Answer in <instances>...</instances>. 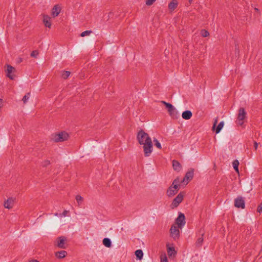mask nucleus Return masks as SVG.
<instances>
[{"mask_svg": "<svg viewBox=\"0 0 262 262\" xmlns=\"http://www.w3.org/2000/svg\"><path fill=\"white\" fill-rule=\"evenodd\" d=\"M246 115L247 113L244 108H241L239 110L236 121L238 125H242L244 124V120L246 118Z\"/></svg>", "mask_w": 262, "mask_h": 262, "instance_id": "nucleus-4", "label": "nucleus"}, {"mask_svg": "<svg viewBox=\"0 0 262 262\" xmlns=\"http://www.w3.org/2000/svg\"><path fill=\"white\" fill-rule=\"evenodd\" d=\"M192 2V0H189V3L191 4Z\"/></svg>", "mask_w": 262, "mask_h": 262, "instance_id": "nucleus-45", "label": "nucleus"}, {"mask_svg": "<svg viewBox=\"0 0 262 262\" xmlns=\"http://www.w3.org/2000/svg\"><path fill=\"white\" fill-rule=\"evenodd\" d=\"M67 252L65 251H60L56 253V256L59 258H62L66 256Z\"/></svg>", "mask_w": 262, "mask_h": 262, "instance_id": "nucleus-22", "label": "nucleus"}, {"mask_svg": "<svg viewBox=\"0 0 262 262\" xmlns=\"http://www.w3.org/2000/svg\"><path fill=\"white\" fill-rule=\"evenodd\" d=\"M15 198H9L7 200H5L4 203V206L5 208L10 209H12L14 206L15 202Z\"/></svg>", "mask_w": 262, "mask_h": 262, "instance_id": "nucleus-8", "label": "nucleus"}, {"mask_svg": "<svg viewBox=\"0 0 262 262\" xmlns=\"http://www.w3.org/2000/svg\"><path fill=\"white\" fill-rule=\"evenodd\" d=\"M178 182L179 181L177 180H174L173 181L172 185L167 190L166 194L167 196L169 197L172 196L178 192L180 186L178 184Z\"/></svg>", "mask_w": 262, "mask_h": 262, "instance_id": "nucleus-2", "label": "nucleus"}, {"mask_svg": "<svg viewBox=\"0 0 262 262\" xmlns=\"http://www.w3.org/2000/svg\"><path fill=\"white\" fill-rule=\"evenodd\" d=\"M203 237H199V238L198 239V240H197V241H196V246H201V245H202V243H203Z\"/></svg>", "mask_w": 262, "mask_h": 262, "instance_id": "nucleus-31", "label": "nucleus"}, {"mask_svg": "<svg viewBox=\"0 0 262 262\" xmlns=\"http://www.w3.org/2000/svg\"><path fill=\"white\" fill-rule=\"evenodd\" d=\"M137 139L140 145H143L145 157H149L152 152V143L148 134L143 130H140L137 134Z\"/></svg>", "mask_w": 262, "mask_h": 262, "instance_id": "nucleus-1", "label": "nucleus"}, {"mask_svg": "<svg viewBox=\"0 0 262 262\" xmlns=\"http://www.w3.org/2000/svg\"><path fill=\"white\" fill-rule=\"evenodd\" d=\"M201 33L202 36L203 37H207L209 35L208 32L205 30H202Z\"/></svg>", "mask_w": 262, "mask_h": 262, "instance_id": "nucleus-33", "label": "nucleus"}, {"mask_svg": "<svg viewBox=\"0 0 262 262\" xmlns=\"http://www.w3.org/2000/svg\"><path fill=\"white\" fill-rule=\"evenodd\" d=\"M61 8L59 5H56L52 10V15L53 17H57L61 12Z\"/></svg>", "mask_w": 262, "mask_h": 262, "instance_id": "nucleus-12", "label": "nucleus"}, {"mask_svg": "<svg viewBox=\"0 0 262 262\" xmlns=\"http://www.w3.org/2000/svg\"><path fill=\"white\" fill-rule=\"evenodd\" d=\"M257 147H258V143L257 142H255L254 144V147L255 150L257 149Z\"/></svg>", "mask_w": 262, "mask_h": 262, "instance_id": "nucleus-40", "label": "nucleus"}, {"mask_svg": "<svg viewBox=\"0 0 262 262\" xmlns=\"http://www.w3.org/2000/svg\"><path fill=\"white\" fill-rule=\"evenodd\" d=\"M162 103L163 104H164L165 105V106H166V107L168 109V112L169 111V110H170V109H171L173 107H174L172 104H171L170 103H167L165 101H162Z\"/></svg>", "mask_w": 262, "mask_h": 262, "instance_id": "nucleus-27", "label": "nucleus"}, {"mask_svg": "<svg viewBox=\"0 0 262 262\" xmlns=\"http://www.w3.org/2000/svg\"><path fill=\"white\" fill-rule=\"evenodd\" d=\"M113 14V12H110L108 15V19L110 18V17H111V16Z\"/></svg>", "mask_w": 262, "mask_h": 262, "instance_id": "nucleus-42", "label": "nucleus"}, {"mask_svg": "<svg viewBox=\"0 0 262 262\" xmlns=\"http://www.w3.org/2000/svg\"><path fill=\"white\" fill-rule=\"evenodd\" d=\"M156 0H146V5L147 6H150L153 4V3L156 1Z\"/></svg>", "mask_w": 262, "mask_h": 262, "instance_id": "nucleus-35", "label": "nucleus"}, {"mask_svg": "<svg viewBox=\"0 0 262 262\" xmlns=\"http://www.w3.org/2000/svg\"><path fill=\"white\" fill-rule=\"evenodd\" d=\"M103 244L105 247L110 248L111 247L112 242L110 238H104L103 239Z\"/></svg>", "mask_w": 262, "mask_h": 262, "instance_id": "nucleus-21", "label": "nucleus"}, {"mask_svg": "<svg viewBox=\"0 0 262 262\" xmlns=\"http://www.w3.org/2000/svg\"><path fill=\"white\" fill-rule=\"evenodd\" d=\"M178 3L177 0H172L168 4V9L171 11H173L178 6Z\"/></svg>", "mask_w": 262, "mask_h": 262, "instance_id": "nucleus-17", "label": "nucleus"}, {"mask_svg": "<svg viewBox=\"0 0 262 262\" xmlns=\"http://www.w3.org/2000/svg\"><path fill=\"white\" fill-rule=\"evenodd\" d=\"M66 237L64 236L59 237L56 240V245L58 247L62 249H65L66 248Z\"/></svg>", "mask_w": 262, "mask_h": 262, "instance_id": "nucleus-9", "label": "nucleus"}, {"mask_svg": "<svg viewBox=\"0 0 262 262\" xmlns=\"http://www.w3.org/2000/svg\"><path fill=\"white\" fill-rule=\"evenodd\" d=\"M38 52L36 50L33 51L31 53V56L34 58H37L38 55Z\"/></svg>", "mask_w": 262, "mask_h": 262, "instance_id": "nucleus-32", "label": "nucleus"}, {"mask_svg": "<svg viewBox=\"0 0 262 262\" xmlns=\"http://www.w3.org/2000/svg\"><path fill=\"white\" fill-rule=\"evenodd\" d=\"M172 166L175 170L180 171L181 170V165L177 161L173 160Z\"/></svg>", "mask_w": 262, "mask_h": 262, "instance_id": "nucleus-19", "label": "nucleus"}, {"mask_svg": "<svg viewBox=\"0 0 262 262\" xmlns=\"http://www.w3.org/2000/svg\"><path fill=\"white\" fill-rule=\"evenodd\" d=\"M136 257L141 260L143 258V253L141 250H137L135 252Z\"/></svg>", "mask_w": 262, "mask_h": 262, "instance_id": "nucleus-24", "label": "nucleus"}, {"mask_svg": "<svg viewBox=\"0 0 262 262\" xmlns=\"http://www.w3.org/2000/svg\"><path fill=\"white\" fill-rule=\"evenodd\" d=\"M75 199L76 200V202H77L78 205L79 206L80 205L83 201V198L79 195H77L75 196Z\"/></svg>", "mask_w": 262, "mask_h": 262, "instance_id": "nucleus-25", "label": "nucleus"}, {"mask_svg": "<svg viewBox=\"0 0 262 262\" xmlns=\"http://www.w3.org/2000/svg\"><path fill=\"white\" fill-rule=\"evenodd\" d=\"M238 165H239L238 161L237 160H234L232 163V166L233 167V168L235 169L236 172H237V173H239Z\"/></svg>", "mask_w": 262, "mask_h": 262, "instance_id": "nucleus-23", "label": "nucleus"}, {"mask_svg": "<svg viewBox=\"0 0 262 262\" xmlns=\"http://www.w3.org/2000/svg\"><path fill=\"white\" fill-rule=\"evenodd\" d=\"M168 112L169 115L173 119L178 118L179 116L178 111L174 107L169 110Z\"/></svg>", "mask_w": 262, "mask_h": 262, "instance_id": "nucleus-16", "label": "nucleus"}, {"mask_svg": "<svg viewBox=\"0 0 262 262\" xmlns=\"http://www.w3.org/2000/svg\"><path fill=\"white\" fill-rule=\"evenodd\" d=\"M22 58H20L18 59V62H20L22 61Z\"/></svg>", "mask_w": 262, "mask_h": 262, "instance_id": "nucleus-44", "label": "nucleus"}, {"mask_svg": "<svg viewBox=\"0 0 262 262\" xmlns=\"http://www.w3.org/2000/svg\"><path fill=\"white\" fill-rule=\"evenodd\" d=\"M161 262H168L167 258L165 254L162 255L161 257Z\"/></svg>", "mask_w": 262, "mask_h": 262, "instance_id": "nucleus-34", "label": "nucleus"}, {"mask_svg": "<svg viewBox=\"0 0 262 262\" xmlns=\"http://www.w3.org/2000/svg\"><path fill=\"white\" fill-rule=\"evenodd\" d=\"M29 262H39V261H38L36 259H33V260H30Z\"/></svg>", "mask_w": 262, "mask_h": 262, "instance_id": "nucleus-43", "label": "nucleus"}, {"mask_svg": "<svg viewBox=\"0 0 262 262\" xmlns=\"http://www.w3.org/2000/svg\"><path fill=\"white\" fill-rule=\"evenodd\" d=\"M49 164H50V161H48V160H47V161L44 162V163L42 164V165H43V166H46L48 165H49Z\"/></svg>", "mask_w": 262, "mask_h": 262, "instance_id": "nucleus-37", "label": "nucleus"}, {"mask_svg": "<svg viewBox=\"0 0 262 262\" xmlns=\"http://www.w3.org/2000/svg\"><path fill=\"white\" fill-rule=\"evenodd\" d=\"M257 212L259 213L262 212V206H259L257 208Z\"/></svg>", "mask_w": 262, "mask_h": 262, "instance_id": "nucleus-38", "label": "nucleus"}, {"mask_svg": "<svg viewBox=\"0 0 262 262\" xmlns=\"http://www.w3.org/2000/svg\"><path fill=\"white\" fill-rule=\"evenodd\" d=\"M184 193L181 192L173 200L170 206L171 208H174L179 206V205L182 202L184 199Z\"/></svg>", "mask_w": 262, "mask_h": 262, "instance_id": "nucleus-5", "label": "nucleus"}, {"mask_svg": "<svg viewBox=\"0 0 262 262\" xmlns=\"http://www.w3.org/2000/svg\"><path fill=\"white\" fill-rule=\"evenodd\" d=\"M170 233L171 236L174 239H177L180 236V231L178 227L175 225H172L170 229Z\"/></svg>", "mask_w": 262, "mask_h": 262, "instance_id": "nucleus-7", "label": "nucleus"}, {"mask_svg": "<svg viewBox=\"0 0 262 262\" xmlns=\"http://www.w3.org/2000/svg\"><path fill=\"white\" fill-rule=\"evenodd\" d=\"M193 170L191 169L188 171L184 178L182 183L185 184H187L189 181H190L193 177Z\"/></svg>", "mask_w": 262, "mask_h": 262, "instance_id": "nucleus-10", "label": "nucleus"}, {"mask_svg": "<svg viewBox=\"0 0 262 262\" xmlns=\"http://www.w3.org/2000/svg\"><path fill=\"white\" fill-rule=\"evenodd\" d=\"M7 76L9 77L11 79H14V76L12 75V73L14 72L15 69L12 66L8 64L7 66Z\"/></svg>", "mask_w": 262, "mask_h": 262, "instance_id": "nucleus-13", "label": "nucleus"}, {"mask_svg": "<svg viewBox=\"0 0 262 262\" xmlns=\"http://www.w3.org/2000/svg\"><path fill=\"white\" fill-rule=\"evenodd\" d=\"M43 22L45 24V26L48 28H51V17L47 15H43Z\"/></svg>", "mask_w": 262, "mask_h": 262, "instance_id": "nucleus-14", "label": "nucleus"}, {"mask_svg": "<svg viewBox=\"0 0 262 262\" xmlns=\"http://www.w3.org/2000/svg\"><path fill=\"white\" fill-rule=\"evenodd\" d=\"M68 212H69V211L68 210L63 211V212L62 213V214H61V216H63L64 217L67 216V214Z\"/></svg>", "mask_w": 262, "mask_h": 262, "instance_id": "nucleus-36", "label": "nucleus"}, {"mask_svg": "<svg viewBox=\"0 0 262 262\" xmlns=\"http://www.w3.org/2000/svg\"><path fill=\"white\" fill-rule=\"evenodd\" d=\"M70 75V72L69 71H63L62 75H61V77L63 78V79H67V78H68Z\"/></svg>", "mask_w": 262, "mask_h": 262, "instance_id": "nucleus-29", "label": "nucleus"}, {"mask_svg": "<svg viewBox=\"0 0 262 262\" xmlns=\"http://www.w3.org/2000/svg\"><path fill=\"white\" fill-rule=\"evenodd\" d=\"M167 253L169 256H174L176 254V251L173 247H168L167 248Z\"/></svg>", "mask_w": 262, "mask_h": 262, "instance_id": "nucleus-20", "label": "nucleus"}, {"mask_svg": "<svg viewBox=\"0 0 262 262\" xmlns=\"http://www.w3.org/2000/svg\"><path fill=\"white\" fill-rule=\"evenodd\" d=\"M92 33V31H91V30H86V31H85L84 32H82L81 34H80V36L81 37H84V36H89L90 35L91 33Z\"/></svg>", "mask_w": 262, "mask_h": 262, "instance_id": "nucleus-28", "label": "nucleus"}, {"mask_svg": "<svg viewBox=\"0 0 262 262\" xmlns=\"http://www.w3.org/2000/svg\"><path fill=\"white\" fill-rule=\"evenodd\" d=\"M30 97V93H28L27 94H26L24 96V97L23 98V99H22L24 103L26 104L28 102Z\"/></svg>", "mask_w": 262, "mask_h": 262, "instance_id": "nucleus-26", "label": "nucleus"}, {"mask_svg": "<svg viewBox=\"0 0 262 262\" xmlns=\"http://www.w3.org/2000/svg\"><path fill=\"white\" fill-rule=\"evenodd\" d=\"M154 142H155V144L156 146L158 148H159V149H161V143L159 142V141L157 139L155 138L154 139Z\"/></svg>", "mask_w": 262, "mask_h": 262, "instance_id": "nucleus-30", "label": "nucleus"}, {"mask_svg": "<svg viewBox=\"0 0 262 262\" xmlns=\"http://www.w3.org/2000/svg\"><path fill=\"white\" fill-rule=\"evenodd\" d=\"M69 135L65 132H62L53 135L52 139L55 142H62L68 139Z\"/></svg>", "mask_w": 262, "mask_h": 262, "instance_id": "nucleus-3", "label": "nucleus"}, {"mask_svg": "<svg viewBox=\"0 0 262 262\" xmlns=\"http://www.w3.org/2000/svg\"><path fill=\"white\" fill-rule=\"evenodd\" d=\"M192 116V114L190 111H185L182 114V117L184 119L188 120L191 118Z\"/></svg>", "mask_w": 262, "mask_h": 262, "instance_id": "nucleus-18", "label": "nucleus"}, {"mask_svg": "<svg viewBox=\"0 0 262 262\" xmlns=\"http://www.w3.org/2000/svg\"><path fill=\"white\" fill-rule=\"evenodd\" d=\"M216 123H217V120H215V122L213 124L212 129L215 130L216 134H218L220 132L221 130L223 127L224 123L223 121H221V122H220V123L218 124V125L215 129V126Z\"/></svg>", "mask_w": 262, "mask_h": 262, "instance_id": "nucleus-15", "label": "nucleus"}, {"mask_svg": "<svg viewBox=\"0 0 262 262\" xmlns=\"http://www.w3.org/2000/svg\"><path fill=\"white\" fill-rule=\"evenodd\" d=\"M176 223L180 228H182L185 226L186 223L185 217L183 213L181 212L179 213L178 217L176 219Z\"/></svg>", "mask_w": 262, "mask_h": 262, "instance_id": "nucleus-6", "label": "nucleus"}, {"mask_svg": "<svg viewBox=\"0 0 262 262\" xmlns=\"http://www.w3.org/2000/svg\"><path fill=\"white\" fill-rule=\"evenodd\" d=\"M54 215L56 216H58V217H61V214H59L58 213H54Z\"/></svg>", "mask_w": 262, "mask_h": 262, "instance_id": "nucleus-41", "label": "nucleus"}, {"mask_svg": "<svg viewBox=\"0 0 262 262\" xmlns=\"http://www.w3.org/2000/svg\"><path fill=\"white\" fill-rule=\"evenodd\" d=\"M235 206L242 209L245 208V201L242 197L239 196L235 200Z\"/></svg>", "mask_w": 262, "mask_h": 262, "instance_id": "nucleus-11", "label": "nucleus"}, {"mask_svg": "<svg viewBox=\"0 0 262 262\" xmlns=\"http://www.w3.org/2000/svg\"><path fill=\"white\" fill-rule=\"evenodd\" d=\"M3 106V100L0 98V108Z\"/></svg>", "mask_w": 262, "mask_h": 262, "instance_id": "nucleus-39", "label": "nucleus"}]
</instances>
